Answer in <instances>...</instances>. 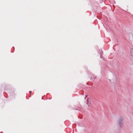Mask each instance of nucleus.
Returning a JSON list of instances; mask_svg holds the SVG:
<instances>
[{
    "label": "nucleus",
    "mask_w": 133,
    "mask_h": 133,
    "mask_svg": "<svg viewBox=\"0 0 133 133\" xmlns=\"http://www.w3.org/2000/svg\"><path fill=\"white\" fill-rule=\"evenodd\" d=\"M123 118L122 117H121L119 118L118 121L119 126L121 128H122L123 127Z\"/></svg>",
    "instance_id": "nucleus-1"
},
{
    "label": "nucleus",
    "mask_w": 133,
    "mask_h": 133,
    "mask_svg": "<svg viewBox=\"0 0 133 133\" xmlns=\"http://www.w3.org/2000/svg\"><path fill=\"white\" fill-rule=\"evenodd\" d=\"M87 104L89 106L90 104V99L88 98L87 100Z\"/></svg>",
    "instance_id": "nucleus-2"
},
{
    "label": "nucleus",
    "mask_w": 133,
    "mask_h": 133,
    "mask_svg": "<svg viewBox=\"0 0 133 133\" xmlns=\"http://www.w3.org/2000/svg\"><path fill=\"white\" fill-rule=\"evenodd\" d=\"M130 54L131 56H133V48L131 49L130 51Z\"/></svg>",
    "instance_id": "nucleus-3"
},
{
    "label": "nucleus",
    "mask_w": 133,
    "mask_h": 133,
    "mask_svg": "<svg viewBox=\"0 0 133 133\" xmlns=\"http://www.w3.org/2000/svg\"><path fill=\"white\" fill-rule=\"evenodd\" d=\"M96 77H94L93 76H92V77H91V78L92 79L93 78H94V79L95 80V78H96Z\"/></svg>",
    "instance_id": "nucleus-4"
},
{
    "label": "nucleus",
    "mask_w": 133,
    "mask_h": 133,
    "mask_svg": "<svg viewBox=\"0 0 133 133\" xmlns=\"http://www.w3.org/2000/svg\"><path fill=\"white\" fill-rule=\"evenodd\" d=\"M29 92L30 93V94H31V92H32L31 91H30Z\"/></svg>",
    "instance_id": "nucleus-5"
},
{
    "label": "nucleus",
    "mask_w": 133,
    "mask_h": 133,
    "mask_svg": "<svg viewBox=\"0 0 133 133\" xmlns=\"http://www.w3.org/2000/svg\"><path fill=\"white\" fill-rule=\"evenodd\" d=\"M87 97V95H86V97H85V98H86V97Z\"/></svg>",
    "instance_id": "nucleus-6"
},
{
    "label": "nucleus",
    "mask_w": 133,
    "mask_h": 133,
    "mask_svg": "<svg viewBox=\"0 0 133 133\" xmlns=\"http://www.w3.org/2000/svg\"><path fill=\"white\" fill-rule=\"evenodd\" d=\"M79 118L80 119H82V117H81Z\"/></svg>",
    "instance_id": "nucleus-7"
},
{
    "label": "nucleus",
    "mask_w": 133,
    "mask_h": 133,
    "mask_svg": "<svg viewBox=\"0 0 133 133\" xmlns=\"http://www.w3.org/2000/svg\"><path fill=\"white\" fill-rule=\"evenodd\" d=\"M31 94H30V97H31Z\"/></svg>",
    "instance_id": "nucleus-8"
}]
</instances>
